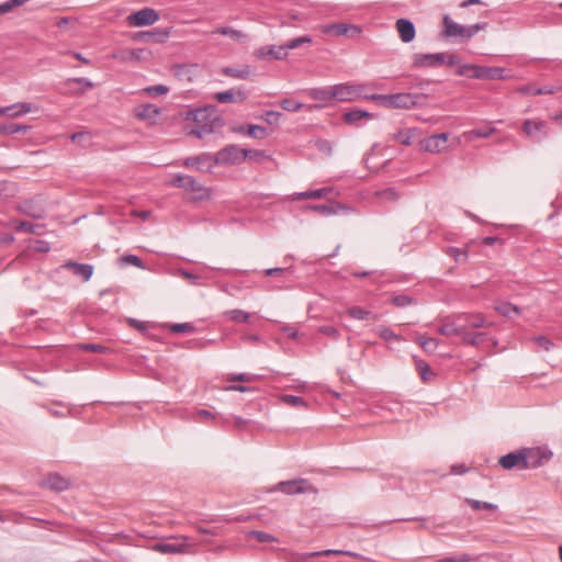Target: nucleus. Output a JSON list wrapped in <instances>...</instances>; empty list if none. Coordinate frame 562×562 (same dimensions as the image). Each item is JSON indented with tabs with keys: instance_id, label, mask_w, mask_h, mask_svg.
I'll use <instances>...</instances> for the list:
<instances>
[{
	"instance_id": "15",
	"label": "nucleus",
	"mask_w": 562,
	"mask_h": 562,
	"mask_svg": "<svg viewBox=\"0 0 562 562\" xmlns=\"http://www.w3.org/2000/svg\"><path fill=\"white\" fill-rule=\"evenodd\" d=\"M448 136L447 133L431 135L420 142V148L428 153H440L446 148Z\"/></svg>"
},
{
	"instance_id": "8",
	"label": "nucleus",
	"mask_w": 562,
	"mask_h": 562,
	"mask_svg": "<svg viewBox=\"0 0 562 562\" xmlns=\"http://www.w3.org/2000/svg\"><path fill=\"white\" fill-rule=\"evenodd\" d=\"M522 451L526 459V470L542 467L548 463L552 457L550 450L541 447L522 448Z\"/></svg>"
},
{
	"instance_id": "9",
	"label": "nucleus",
	"mask_w": 562,
	"mask_h": 562,
	"mask_svg": "<svg viewBox=\"0 0 562 562\" xmlns=\"http://www.w3.org/2000/svg\"><path fill=\"white\" fill-rule=\"evenodd\" d=\"M172 539L179 540L175 543H155L150 550L161 554H184L189 553V538L186 536H173Z\"/></svg>"
},
{
	"instance_id": "61",
	"label": "nucleus",
	"mask_w": 562,
	"mask_h": 562,
	"mask_svg": "<svg viewBox=\"0 0 562 562\" xmlns=\"http://www.w3.org/2000/svg\"><path fill=\"white\" fill-rule=\"evenodd\" d=\"M318 333L328 336L333 339H338L340 337L339 330L330 325H324L318 328Z\"/></svg>"
},
{
	"instance_id": "45",
	"label": "nucleus",
	"mask_w": 562,
	"mask_h": 562,
	"mask_svg": "<svg viewBox=\"0 0 562 562\" xmlns=\"http://www.w3.org/2000/svg\"><path fill=\"white\" fill-rule=\"evenodd\" d=\"M212 159L213 158L209 155L199 156V157H190V158L186 159L184 166H187V167H195L196 166V167L201 168V166L207 165L209 167H211Z\"/></svg>"
},
{
	"instance_id": "21",
	"label": "nucleus",
	"mask_w": 562,
	"mask_h": 562,
	"mask_svg": "<svg viewBox=\"0 0 562 562\" xmlns=\"http://www.w3.org/2000/svg\"><path fill=\"white\" fill-rule=\"evenodd\" d=\"M248 93L241 89H229L215 93L214 98L220 103L243 102L247 99Z\"/></svg>"
},
{
	"instance_id": "30",
	"label": "nucleus",
	"mask_w": 562,
	"mask_h": 562,
	"mask_svg": "<svg viewBox=\"0 0 562 562\" xmlns=\"http://www.w3.org/2000/svg\"><path fill=\"white\" fill-rule=\"evenodd\" d=\"M160 110L153 104H143L136 109V116L140 120H155Z\"/></svg>"
},
{
	"instance_id": "64",
	"label": "nucleus",
	"mask_w": 562,
	"mask_h": 562,
	"mask_svg": "<svg viewBox=\"0 0 562 562\" xmlns=\"http://www.w3.org/2000/svg\"><path fill=\"white\" fill-rule=\"evenodd\" d=\"M392 303L397 307H405L413 303V299L407 295H397L392 299Z\"/></svg>"
},
{
	"instance_id": "22",
	"label": "nucleus",
	"mask_w": 562,
	"mask_h": 562,
	"mask_svg": "<svg viewBox=\"0 0 562 562\" xmlns=\"http://www.w3.org/2000/svg\"><path fill=\"white\" fill-rule=\"evenodd\" d=\"M60 268L71 270L74 274L80 277L83 281L90 280L93 273V267L91 265L79 263L71 260L65 262Z\"/></svg>"
},
{
	"instance_id": "3",
	"label": "nucleus",
	"mask_w": 562,
	"mask_h": 562,
	"mask_svg": "<svg viewBox=\"0 0 562 562\" xmlns=\"http://www.w3.org/2000/svg\"><path fill=\"white\" fill-rule=\"evenodd\" d=\"M172 187L181 188L191 193L192 201H204L211 198V190L188 175H177L170 181Z\"/></svg>"
},
{
	"instance_id": "34",
	"label": "nucleus",
	"mask_w": 562,
	"mask_h": 562,
	"mask_svg": "<svg viewBox=\"0 0 562 562\" xmlns=\"http://www.w3.org/2000/svg\"><path fill=\"white\" fill-rule=\"evenodd\" d=\"M494 131L495 130L493 127H480L465 132L463 136L468 140H473L474 138H486L491 136L494 133Z\"/></svg>"
},
{
	"instance_id": "36",
	"label": "nucleus",
	"mask_w": 562,
	"mask_h": 562,
	"mask_svg": "<svg viewBox=\"0 0 562 562\" xmlns=\"http://www.w3.org/2000/svg\"><path fill=\"white\" fill-rule=\"evenodd\" d=\"M347 314L353 318V319H358V321H363L370 316H372V318L374 321L378 319V315H372V313L370 311H367L362 307H359V306H352V307H349L347 310Z\"/></svg>"
},
{
	"instance_id": "13",
	"label": "nucleus",
	"mask_w": 562,
	"mask_h": 562,
	"mask_svg": "<svg viewBox=\"0 0 562 562\" xmlns=\"http://www.w3.org/2000/svg\"><path fill=\"white\" fill-rule=\"evenodd\" d=\"M361 29L357 25L346 23H334L324 27V33L335 36H347L355 38L361 34Z\"/></svg>"
},
{
	"instance_id": "33",
	"label": "nucleus",
	"mask_w": 562,
	"mask_h": 562,
	"mask_svg": "<svg viewBox=\"0 0 562 562\" xmlns=\"http://www.w3.org/2000/svg\"><path fill=\"white\" fill-rule=\"evenodd\" d=\"M223 74L237 79H247L251 74V68L249 66L241 68L226 67L223 69Z\"/></svg>"
},
{
	"instance_id": "54",
	"label": "nucleus",
	"mask_w": 562,
	"mask_h": 562,
	"mask_svg": "<svg viewBox=\"0 0 562 562\" xmlns=\"http://www.w3.org/2000/svg\"><path fill=\"white\" fill-rule=\"evenodd\" d=\"M282 402L288 405H291L293 407H305L306 406V403L302 397L295 396V395H290V394L283 395Z\"/></svg>"
},
{
	"instance_id": "48",
	"label": "nucleus",
	"mask_w": 562,
	"mask_h": 562,
	"mask_svg": "<svg viewBox=\"0 0 562 562\" xmlns=\"http://www.w3.org/2000/svg\"><path fill=\"white\" fill-rule=\"evenodd\" d=\"M280 106L288 112H297L304 108V104L294 99H283Z\"/></svg>"
},
{
	"instance_id": "37",
	"label": "nucleus",
	"mask_w": 562,
	"mask_h": 562,
	"mask_svg": "<svg viewBox=\"0 0 562 562\" xmlns=\"http://www.w3.org/2000/svg\"><path fill=\"white\" fill-rule=\"evenodd\" d=\"M329 555H348V557H359L357 553L346 550H333L327 549L323 551H315L306 554L308 558H316V557H329Z\"/></svg>"
},
{
	"instance_id": "10",
	"label": "nucleus",
	"mask_w": 562,
	"mask_h": 562,
	"mask_svg": "<svg viewBox=\"0 0 562 562\" xmlns=\"http://www.w3.org/2000/svg\"><path fill=\"white\" fill-rule=\"evenodd\" d=\"M159 20V14L151 8H144L136 12L131 13L126 18V22L130 26L142 27L155 24Z\"/></svg>"
},
{
	"instance_id": "49",
	"label": "nucleus",
	"mask_w": 562,
	"mask_h": 562,
	"mask_svg": "<svg viewBox=\"0 0 562 562\" xmlns=\"http://www.w3.org/2000/svg\"><path fill=\"white\" fill-rule=\"evenodd\" d=\"M376 334L384 340L386 341H390V340H397L400 341L401 340V337L395 334L392 329L385 327V326H380L376 328Z\"/></svg>"
},
{
	"instance_id": "52",
	"label": "nucleus",
	"mask_w": 562,
	"mask_h": 562,
	"mask_svg": "<svg viewBox=\"0 0 562 562\" xmlns=\"http://www.w3.org/2000/svg\"><path fill=\"white\" fill-rule=\"evenodd\" d=\"M268 53L269 57L274 59H284L288 56V52L284 45L269 46Z\"/></svg>"
},
{
	"instance_id": "57",
	"label": "nucleus",
	"mask_w": 562,
	"mask_h": 562,
	"mask_svg": "<svg viewBox=\"0 0 562 562\" xmlns=\"http://www.w3.org/2000/svg\"><path fill=\"white\" fill-rule=\"evenodd\" d=\"M70 138L74 143H78L79 145L86 147V146H88V143L90 142L91 136L88 132H78V133H74L70 136Z\"/></svg>"
},
{
	"instance_id": "53",
	"label": "nucleus",
	"mask_w": 562,
	"mask_h": 562,
	"mask_svg": "<svg viewBox=\"0 0 562 562\" xmlns=\"http://www.w3.org/2000/svg\"><path fill=\"white\" fill-rule=\"evenodd\" d=\"M392 138L402 145H411L412 143V131L405 130L395 133Z\"/></svg>"
},
{
	"instance_id": "31",
	"label": "nucleus",
	"mask_w": 562,
	"mask_h": 562,
	"mask_svg": "<svg viewBox=\"0 0 562 562\" xmlns=\"http://www.w3.org/2000/svg\"><path fill=\"white\" fill-rule=\"evenodd\" d=\"M44 485L49 490L61 492L68 487V482L58 474H53L45 480Z\"/></svg>"
},
{
	"instance_id": "38",
	"label": "nucleus",
	"mask_w": 562,
	"mask_h": 562,
	"mask_svg": "<svg viewBox=\"0 0 562 562\" xmlns=\"http://www.w3.org/2000/svg\"><path fill=\"white\" fill-rule=\"evenodd\" d=\"M43 228H44L43 225L32 224V223L26 222V221H20L16 224V226H15V229L18 232H23V233H29V234H36V235H41L42 232H43Z\"/></svg>"
},
{
	"instance_id": "55",
	"label": "nucleus",
	"mask_w": 562,
	"mask_h": 562,
	"mask_svg": "<svg viewBox=\"0 0 562 562\" xmlns=\"http://www.w3.org/2000/svg\"><path fill=\"white\" fill-rule=\"evenodd\" d=\"M487 25L486 22H482L465 26V40L472 38L477 32L485 30Z\"/></svg>"
},
{
	"instance_id": "47",
	"label": "nucleus",
	"mask_w": 562,
	"mask_h": 562,
	"mask_svg": "<svg viewBox=\"0 0 562 562\" xmlns=\"http://www.w3.org/2000/svg\"><path fill=\"white\" fill-rule=\"evenodd\" d=\"M465 502L471 506V508L473 510H481V509L495 510L497 508V506L495 504H492L488 502L476 501L473 498H465Z\"/></svg>"
},
{
	"instance_id": "50",
	"label": "nucleus",
	"mask_w": 562,
	"mask_h": 562,
	"mask_svg": "<svg viewBox=\"0 0 562 562\" xmlns=\"http://www.w3.org/2000/svg\"><path fill=\"white\" fill-rule=\"evenodd\" d=\"M171 333L181 334V333H193L195 327L191 323H177L169 326Z\"/></svg>"
},
{
	"instance_id": "12",
	"label": "nucleus",
	"mask_w": 562,
	"mask_h": 562,
	"mask_svg": "<svg viewBox=\"0 0 562 562\" xmlns=\"http://www.w3.org/2000/svg\"><path fill=\"white\" fill-rule=\"evenodd\" d=\"M446 63L445 53L422 54L416 53L413 55V67L415 68H431L438 67Z\"/></svg>"
},
{
	"instance_id": "62",
	"label": "nucleus",
	"mask_w": 562,
	"mask_h": 562,
	"mask_svg": "<svg viewBox=\"0 0 562 562\" xmlns=\"http://www.w3.org/2000/svg\"><path fill=\"white\" fill-rule=\"evenodd\" d=\"M247 134L251 137H263L267 134V130L263 126L260 125H248L247 126Z\"/></svg>"
},
{
	"instance_id": "7",
	"label": "nucleus",
	"mask_w": 562,
	"mask_h": 562,
	"mask_svg": "<svg viewBox=\"0 0 562 562\" xmlns=\"http://www.w3.org/2000/svg\"><path fill=\"white\" fill-rule=\"evenodd\" d=\"M276 490L286 495H296L305 493L317 494L318 492L317 488L313 486L306 479H294L290 481L279 482L276 486Z\"/></svg>"
},
{
	"instance_id": "5",
	"label": "nucleus",
	"mask_w": 562,
	"mask_h": 562,
	"mask_svg": "<svg viewBox=\"0 0 562 562\" xmlns=\"http://www.w3.org/2000/svg\"><path fill=\"white\" fill-rule=\"evenodd\" d=\"M364 85L338 83L334 85V97L339 102H353L364 97Z\"/></svg>"
},
{
	"instance_id": "4",
	"label": "nucleus",
	"mask_w": 562,
	"mask_h": 562,
	"mask_svg": "<svg viewBox=\"0 0 562 562\" xmlns=\"http://www.w3.org/2000/svg\"><path fill=\"white\" fill-rule=\"evenodd\" d=\"M250 153L236 145H229L218 150L212 160L216 165H236L243 162Z\"/></svg>"
},
{
	"instance_id": "42",
	"label": "nucleus",
	"mask_w": 562,
	"mask_h": 562,
	"mask_svg": "<svg viewBox=\"0 0 562 562\" xmlns=\"http://www.w3.org/2000/svg\"><path fill=\"white\" fill-rule=\"evenodd\" d=\"M375 195L383 202H395L400 199V194L394 188L379 190Z\"/></svg>"
},
{
	"instance_id": "19",
	"label": "nucleus",
	"mask_w": 562,
	"mask_h": 562,
	"mask_svg": "<svg viewBox=\"0 0 562 562\" xmlns=\"http://www.w3.org/2000/svg\"><path fill=\"white\" fill-rule=\"evenodd\" d=\"M16 210L26 215V216H30V217H33L35 220H40V218H43L44 217V214H45V211L44 209L38 205L35 200L33 199H29V200H25L23 202H21L18 206H16Z\"/></svg>"
},
{
	"instance_id": "51",
	"label": "nucleus",
	"mask_w": 562,
	"mask_h": 562,
	"mask_svg": "<svg viewBox=\"0 0 562 562\" xmlns=\"http://www.w3.org/2000/svg\"><path fill=\"white\" fill-rule=\"evenodd\" d=\"M311 43H312V38L310 36H300V37L289 41L288 43L284 44V46L288 52L289 49L299 48L303 44H311Z\"/></svg>"
},
{
	"instance_id": "46",
	"label": "nucleus",
	"mask_w": 562,
	"mask_h": 562,
	"mask_svg": "<svg viewBox=\"0 0 562 562\" xmlns=\"http://www.w3.org/2000/svg\"><path fill=\"white\" fill-rule=\"evenodd\" d=\"M417 341L420 345V347L426 352H429V353L435 352L437 347H438V344H439L436 338H426V337H423V336L418 337Z\"/></svg>"
},
{
	"instance_id": "39",
	"label": "nucleus",
	"mask_w": 562,
	"mask_h": 562,
	"mask_svg": "<svg viewBox=\"0 0 562 562\" xmlns=\"http://www.w3.org/2000/svg\"><path fill=\"white\" fill-rule=\"evenodd\" d=\"M495 310L497 311V313H499L501 315H503L505 317H512L513 314L517 315L520 313V308L518 306L513 305L512 303H508V302L498 303L495 306Z\"/></svg>"
},
{
	"instance_id": "16",
	"label": "nucleus",
	"mask_w": 562,
	"mask_h": 562,
	"mask_svg": "<svg viewBox=\"0 0 562 562\" xmlns=\"http://www.w3.org/2000/svg\"><path fill=\"white\" fill-rule=\"evenodd\" d=\"M441 35L446 38L460 37L465 40V26L454 22L448 14L442 18Z\"/></svg>"
},
{
	"instance_id": "11",
	"label": "nucleus",
	"mask_w": 562,
	"mask_h": 562,
	"mask_svg": "<svg viewBox=\"0 0 562 562\" xmlns=\"http://www.w3.org/2000/svg\"><path fill=\"white\" fill-rule=\"evenodd\" d=\"M522 131L533 142H541L549 134L548 124L541 120H526L522 123Z\"/></svg>"
},
{
	"instance_id": "41",
	"label": "nucleus",
	"mask_w": 562,
	"mask_h": 562,
	"mask_svg": "<svg viewBox=\"0 0 562 562\" xmlns=\"http://www.w3.org/2000/svg\"><path fill=\"white\" fill-rule=\"evenodd\" d=\"M224 315L236 323H248L251 316L249 313L238 308L226 311Z\"/></svg>"
},
{
	"instance_id": "35",
	"label": "nucleus",
	"mask_w": 562,
	"mask_h": 562,
	"mask_svg": "<svg viewBox=\"0 0 562 562\" xmlns=\"http://www.w3.org/2000/svg\"><path fill=\"white\" fill-rule=\"evenodd\" d=\"M445 252L453 258L457 262H467L469 258L468 246L463 249L457 247H448Z\"/></svg>"
},
{
	"instance_id": "44",
	"label": "nucleus",
	"mask_w": 562,
	"mask_h": 562,
	"mask_svg": "<svg viewBox=\"0 0 562 562\" xmlns=\"http://www.w3.org/2000/svg\"><path fill=\"white\" fill-rule=\"evenodd\" d=\"M519 92L525 93V94L539 95V94L552 93L553 90H552V88H549L547 86L539 88L535 85H527V86L519 88Z\"/></svg>"
},
{
	"instance_id": "59",
	"label": "nucleus",
	"mask_w": 562,
	"mask_h": 562,
	"mask_svg": "<svg viewBox=\"0 0 562 562\" xmlns=\"http://www.w3.org/2000/svg\"><path fill=\"white\" fill-rule=\"evenodd\" d=\"M79 349L83 351L104 353L106 352L108 347L98 344H81L79 345Z\"/></svg>"
},
{
	"instance_id": "28",
	"label": "nucleus",
	"mask_w": 562,
	"mask_h": 562,
	"mask_svg": "<svg viewBox=\"0 0 562 562\" xmlns=\"http://www.w3.org/2000/svg\"><path fill=\"white\" fill-rule=\"evenodd\" d=\"M310 210H313L324 216H329L333 214H337L339 211L349 212L351 209L347 207L344 204L337 203L335 205H327V204H317V205H310Z\"/></svg>"
},
{
	"instance_id": "20",
	"label": "nucleus",
	"mask_w": 562,
	"mask_h": 562,
	"mask_svg": "<svg viewBox=\"0 0 562 562\" xmlns=\"http://www.w3.org/2000/svg\"><path fill=\"white\" fill-rule=\"evenodd\" d=\"M400 38L404 43H411L416 36L415 25L407 19H398L395 23Z\"/></svg>"
},
{
	"instance_id": "17",
	"label": "nucleus",
	"mask_w": 562,
	"mask_h": 562,
	"mask_svg": "<svg viewBox=\"0 0 562 562\" xmlns=\"http://www.w3.org/2000/svg\"><path fill=\"white\" fill-rule=\"evenodd\" d=\"M34 110H37V108H35L33 103L18 102L9 106L0 108V115L15 119L24 114H27Z\"/></svg>"
},
{
	"instance_id": "14",
	"label": "nucleus",
	"mask_w": 562,
	"mask_h": 562,
	"mask_svg": "<svg viewBox=\"0 0 562 562\" xmlns=\"http://www.w3.org/2000/svg\"><path fill=\"white\" fill-rule=\"evenodd\" d=\"M498 463L505 470H513V469L526 470V468H525L526 459L524 457L522 449H519L514 452H509V453L501 457L498 460Z\"/></svg>"
},
{
	"instance_id": "2",
	"label": "nucleus",
	"mask_w": 562,
	"mask_h": 562,
	"mask_svg": "<svg viewBox=\"0 0 562 562\" xmlns=\"http://www.w3.org/2000/svg\"><path fill=\"white\" fill-rule=\"evenodd\" d=\"M214 113L215 109L213 106L190 111L187 119L192 121L195 125L190 130L189 134L198 138L211 134L214 130Z\"/></svg>"
},
{
	"instance_id": "27",
	"label": "nucleus",
	"mask_w": 562,
	"mask_h": 562,
	"mask_svg": "<svg viewBox=\"0 0 562 562\" xmlns=\"http://www.w3.org/2000/svg\"><path fill=\"white\" fill-rule=\"evenodd\" d=\"M307 94L317 101L329 102L335 100L334 94V86L324 87V88H312L307 91Z\"/></svg>"
},
{
	"instance_id": "40",
	"label": "nucleus",
	"mask_w": 562,
	"mask_h": 562,
	"mask_svg": "<svg viewBox=\"0 0 562 562\" xmlns=\"http://www.w3.org/2000/svg\"><path fill=\"white\" fill-rule=\"evenodd\" d=\"M31 127L29 125H22V124H15V123L0 124V134L12 135L15 133H21V132L25 133Z\"/></svg>"
},
{
	"instance_id": "60",
	"label": "nucleus",
	"mask_w": 562,
	"mask_h": 562,
	"mask_svg": "<svg viewBox=\"0 0 562 562\" xmlns=\"http://www.w3.org/2000/svg\"><path fill=\"white\" fill-rule=\"evenodd\" d=\"M315 147L323 154L329 156L333 153V145L327 139H317L315 142Z\"/></svg>"
},
{
	"instance_id": "23",
	"label": "nucleus",
	"mask_w": 562,
	"mask_h": 562,
	"mask_svg": "<svg viewBox=\"0 0 562 562\" xmlns=\"http://www.w3.org/2000/svg\"><path fill=\"white\" fill-rule=\"evenodd\" d=\"M65 85L69 88L70 93L78 95L94 87V83L86 78H69Z\"/></svg>"
},
{
	"instance_id": "26",
	"label": "nucleus",
	"mask_w": 562,
	"mask_h": 562,
	"mask_svg": "<svg viewBox=\"0 0 562 562\" xmlns=\"http://www.w3.org/2000/svg\"><path fill=\"white\" fill-rule=\"evenodd\" d=\"M211 34H221L224 36H228L233 41L237 43H244L248 40L247 34H245L243 31L235 30L231 26H220L211 32Z\"/></svg>"
},
{
	"instance_id": "24",
	"label": "nucleus",
	"mask_w": 562,
	"mask_h": 562,
	"mask_svg": "<svg viewBox=\"0 0 562 562\" xmlns=\"http://www.w3.org/2000/svg\"><path fill=\"white\" fill-rule=\"evenodd\" d=\"M505 69L501 67H480V72H476L475 79H505Z\"/></svg>"
},
{
	"instance_id": "25",
	"label": "nucleus",
	"mask_w": 562,
	"mask_h": 562,
	"mask_svg": "<svg viewBox=\"0 0 562 562\" xmlns=\"http://www.w3.org/2000/svg\"><path fill=\"white\" fill-rule=\"evenodd\" d=\"M415 367L419 374L420 380L424 383H430L437 379V373H435L431 370V368L429 367V364L426 361L415 358Z\"/></svg>"
},
{
	"instance_id": "1",
	"label": "nucleus",
	"mask_w": 562,
	"mask_h": 562,
	"mask_svg": "<svg viewBox=\"0 0 562 562\" xmlns=\"http://www.w3.org/2000/svg\"><path fill=\"white\" fill-rule=\"evenodd\" d=\"M491 326L482 314H458L453 318H447L438 327V333L451 337H461L464 344L477 347L486 341L488 336L485 333L475 331L479 328Z\"/></svg>"
},
{
	"instance_id": "56",
	"label": "nucleus",
	"mask_w": 562,
	"mask_h": 562,
	"mask_svg": "<svg viewBox=\"0 0 562 562\" xmlns=\"http://www.w3.org/2000/svg\"><path fill=\"white\" fill-rule=\"evenodd\" d=\"M363 99L375 101L380 105L389 109L391 94H364Z\"/></svg>"
},
{
	"instance_id": "6",
	"label": "nucleus",
	"mask_w": 562,
	"mask_h": 562,
	"mask_svg": "<svg viewBox=\"0 0 562 562\" xmlns=\"http://www.w3.org/2000/svg\"><path fill=\"white\" fill-rule=\"evenodd\" d=\"M426 95L419 93H394L391 94L389 109H412L423 105Z\"/></svg>"
},
{
	"instance_id": "18",
	"label": "nucleus",
	"mask_w": 562,
	"mask_h": 562,
	"mask_svg": "<svg viewBox=\"0 0 562 562\" xmlns=\"http://www.w3.org/2000/svg\"><path fill=\"white\" fill-rule=\"evenodd\" d=\"M169 36V30L167 29H156L153 31H144L137 32L133 36L135 41L143 43H162Z\"/></svg>"
},
{
	"instance_id": "43",
	"label": "nucleus",
	"mask_w": 562,
	"mask_h": 562,
	"mask_svg": "<svg viewBox=\"0 0 562 562\" xmlns=\"http://www.w3.org/2000/svg\"><path fill=\"white\" fill-rule=\"evenodd\" d=\"M480 67L476 65L461 64L457 68V75L468 78H475L476 72H480Z\"/></svg>"
},
{
	"instance_id": "29",
	"label": "nucleus",
	"mask_w": 562,
	"mask_h": 562,
	"mask_svg": "<svg viewBox=\"0 0 562 562\" xmlns=\"http://www.w3.org/2000/svg\"><path fill=\"white\" fill-rule=\"evenodd\" d=\"M333 192V188H321L316 190H308L293 195V200H307V199H323Z\"/></svg>"
},
{
	"instance_id": "63",
	"label": "nucleus",
	"mask_w": 562,
	"mask_h": 562,
	"mask_svg": "<svg viewBox=\"0 0 562 562\" xmlns=\"http://www.w3.org/2000/svg\"><path fill=\"white\" fill-rule=\"evenodd\" d=\"M143 52H144L143 49L128 50V52H125L123 54H114L113 57L122 59V60L138 59Z\"/></svg>"
},
{
	"instance_id": "58",
	"label": "nucleus",
	"mask_w": 562,
	"mask_h": 562,
	"mask_svg": "<svg viewBox=\"0 0 562 562\" xmlns=\"http://www.w3.org/2000/svg\"><path fill=\"white\" fill-rule=\"evenodd\" d=\"M145 91L151 97H158L168 93L169 88L165 85H156L146 88Z\"/></svg>"
},
{
	"instance_id": "32",
	"label": "nucleus",
	"mask_w": 562,
	"mask_h": 562,
	"mask_svg": "<svg viewBox=\"0 0 562 562\" xmlns=\"http://www.w3.org/2000/svg\"><path fill=\"white\" fill-rule=\"evenodd\" d=\"M372 114L366 110L355 109L344 114V121L347 124H356L362 119H371Z\"/></svg>"
}]
</instances>
